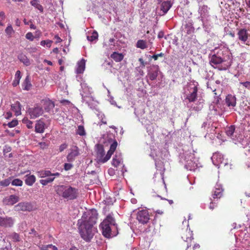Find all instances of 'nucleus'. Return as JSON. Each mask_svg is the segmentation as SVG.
<instances>
[{
	"label": "nucleus",
	"instance_id": "47",
	"mask_svg": "<svg viewBox=\"0 0 250 250\" xmlns=\"http://www.w3.org/2000/svg\"><path fill=\"white\" fill-rule=\"evenodd\" d=\"M67 146L68 145L66 143L62 144L59 147V151L61 152L63 151L65 149H66L67 147Z\"/></svg>",
	"mask_w": 250,
	"mask_h": 250
},
{
	"label": "nucleus",
	"instance_id": "23",
	"mask_svg": "<svg viewBox=\"0 0 250 250\" xmlns=\"http://www.w3.org/2000/svg\"><path fill=\"white\" fill-rule=\"evenodd\" d=\"M235 127L233 125H231L226 128V133L227 135L231 139H234L235 136L234 135Z\"/></svg>",
	"mask_w": 250,
	"mask_h": 250
},
{
	"label": "nucleus",
	"instance_id": "7",
	"mask_svg": "<svg viewBox=\"0 0 250 250\" xmlns=\"http://www.w3.org/2000/svg\"><path fill=\"white\" fill-rule=\"evenodd\" d=\"M238 40L242 43L250 46V41L248 40V38L250 36L248 30L246 28H241L238 29L237 33Z\"/></svg>",
	"mask_w": 250,
	"mask_h": 250
},
{
	"label": "nucleus",
	"instance_id": "28",
	"mask_svg": "<svg viewBox=\"0 0 250 250\" xmlns=\"http://www.w3.org/2000/svg\"><path fill=\"white\" fill-rule=\"evenodd\" d=\"M122 161V159L120 156H118L117 155H115L112 161V165L114 167H118L119 166L120 164Z\"/></svg>",
	"mask_w": 250,
	"mask_h": 250
},
{
	"label": "nucleus",
	"instance_id": "29",
	"mask_svg": "<svg viewBox=\"0 0 250 250\" xmlns=\"http://www.w3.org/2000/svg\"><path fill=\"white\" fill-rule=\"evenodd\" d=\"M136 46L137 48L142 49H145L147 47V43L146 41L143 40H139L137 41Z\"/></svg>",
	"mask_w": 250,
	"mask_h": 250
},
{
	"label": "nucleus",
	"instance_id": "32",
	"mask_svg": "<svg viewBox=\"0 0 250 250\" xmlns=\"http://www.w3.org/2000/svg\"><path fill=\"white\" fill-rule=\"evenodd\" d=\"M52 173L49 170H41L38 172V176L41 178L50 176Z\"/></svg>",
	"mask_w": 250,
	"mask_h": 250
},
{
	"label": "nucleus",
	"instance_id": "22",
	"mask_svg": "<svg viewBox=\"0 0 250 250\" xmlns=\"http://www.w3.org/2000/svg\"><path fill=\"white\" fill-rule=\"evenodd\" d=\"M32 86L29 76L28 75L26 77L24 82L22 83V88L25 90H29L31 88Z\"/></svg>",
	"mask_w": 250,
	"mask_h": 250
},
{
	"label": "nucleus",
	"instance_id": "20",
	"mask_svg": "<svg viewBox=\"0 0 250 250\" xmlns=\"http://www.w3.org/2000/svg\"><path fill=\"white\" fill-rule=\"evenodd\" d=\"M11 109L15 113L16 116L21 114V105L19 102H16L11 105Z\"/></svg>",
	"mask_w": 250,
	"mask_h": 250
},
{
	"label": "nucleus",
	"instance_id": "52",
	"mask_svg": "<svg viewBox=\"0 0 250 250\" xmlns=\"http://www.w3.org/2000/svg\"><path fill=\"white\" fill-rule=\"evenodd\" d=\"M225 8L226 9V10L229 11H231V6L229 4V3H225Z\"/></svg>",
	"mask_w": 250,
	"mask_h": 250
},
{
	"label": "nucleus",
	"instance_id": "8",
	"mask_svg": "<svg viewBox=\"0 0 250 250\" xmlns=\"http://www.w3.org/2000/svg\"><path fill=\"white\" fill-rule=\"evenodd\" d=\"M136 219L142 224H147L150 219L148 210L147 209L139 210L137 214Z\"/></svg>",
	"mask_w": 250,
	"mask_h": 250
},
{
	"label": "nucleus",
	"instance_id": "64",
	"mask_svg": "<svg viewBox=\"0 0 250 250\" xmlns=\"http://www.w3.org/2000/svg\"><path fill=\"white\" fill-rule=\"evenodd\" d=\"M214 94L215 95V97H216V98L218 99L219 95H218L217 93L216 92V89L213 90Z\"/></svg>",
	"mask_w": 250,
	"mask_h": 250
},
{
	"label": "nucleus",
	"instance_id": "33",
	"mask_svg": "<svg viewBox=\"0 0 250 250\" xmlns=\"http://www.w3.org/2000/svg\"><path fill=\"white\" fill-rule=\"evenodd\" d=\"M22 123L26 125L29 129L33 128V122L29 120L27 118H24L22 120Z\"/></svg>",
	"mask_w": 250,
	"mask_h": 250
},
{
	"label": "nucleus",
	"instance_id": "4",
	"mask_svg": "<svg viewBox=\"0 0 250 250\" xmlns=\"http://www.w3.org/2000/svg\"><path fill=\"white\" fill-rule=\"evenodd\" d=\"M118 146L116 140H114L110 146L109 150L105 155V151L103 145L98 144L96 145V160L98 163H104L110 159L112 155L116 150Z\"/></svg>",
	"mask_w": 250,
	"mask_h": 250
},
{
	"label": "nucleus",
	"instance_id": "13",
	"mask_svg": "<svg viewBox=\"0 0 250 250\" xmlns=\"http://www.w3.org/2000/svg\"><path fill=\"white\" fill-rule=\"evenodd\" d=\"M31 208V207L30 204L26 202H21L14 207V209L17 211H29Z\"/></svg>",
	"mask_w": 250,
	"mask_h": 250
},
{
	"label": "nucleus",
	"instance_id": "59",
	"mask_svg": "<svg viewBox=\"0 0 250 250\" xmlns=\"http://www.w3.org/2000/svg\"><path fill=\"white\" fill-rule=\"evenodd\" d=\"M43 62L47 63V64H48L49 65H52V62L51 61H48L47 60H44Z\"/></svg>",
	"mask_w": 250,
	"mask_h": 250
},
{
	"label": "nucleus",
	"instance_id": "3",
	"mask_svg": "<svg viewBox=\"0 0 250 250\" xmlns=\"http://www.w3.org/2000/svg\"><path fill=\"white\" fill-rule=\"evenodd\" d=\"M102 230L103 235L109 238L116 236L117 233V227L115 219L111 214L107 215L100 225Z\"/></svg>",
	"mask_w": 250,
	"mask_h": 250
},
{
	"label": "nucleus",
	"instance_id": "21",
	"mask_svg": "<svg viewBox=\"0 0 250 250\" xmlns=\"http://www.w3.org/2000/svg\"><path fill=\"white\" fill-rule=\"evenodd\" d=\"M171 6L170 1H165L161 5V10L163 12L164 14H165L171 8Z\"/></svg>",
	"mask_w": 250,
	"mask_h": 250
},
{
	"label": "nucleus",
	"instance_id": "44",
	"mask_svg": "<svg viewBox=\"0 0 250 250\" xmlns=\"http://www.w3.org/2000/svg\"><path fill=\"white\" fill-rule=\"evenodd\" d=\"M5 19V15L3 12H0V25L3 26V23H2V21H3Z\"/></svg>",
	"mask_w": 250,
	"mask_h": 250
},
{
	"label": "nucleus",
	"instance_id": "36",
	"mask_svg": "<svg viewBox=\"0 0 250 250\" xmlns=\"http://www.w3.org/2000/svg\"><path fill=\"white\" fill-rule=\"evenodd\" d=\"M5 32L6 34L8 35L9 37H11L12 34L14 32V31L12 28V26L11 24H9L7 26L5 30Z\"/></svg>",
	"mask_w": 250,
	"mask_h": 250
},
{
	"label": "nucleus",
	"instance_id": "15",
	"mask_svg": "<svg viewBox=\"0 0 250 250\" xmlns=\"http://www.w3.org/2000/svg\"><path fill=\"white\" fill-rule=\"evenodd\" d=\"M159 71V66L158 65L154 66L148 71L147 73V77L151 81H154L156 79L158 75Z\"/></svg>",
	"mask_w": 250,
	"mask_h": 250
},
{
	"label": "nucleus",
	"instance_id": "40",
	"mask_svg": "<svg viewBox=\"0 0 250 250\" xmlns=\"http://www.w3.org/2000/svg\"><path fill=\"white\" fill-rule=\"evenodd\" d=\"M57 250V248L52 245H48L42 248L41 250Z\"/></svg>",
	"mask_w": 250,
	"mask_h": 250
},
{
	"label": "nucleus",
	"instance_id": "49",
	"mask_svg": "<svg viewBox=\"0 0 250 250\" xmlns=\"http://www.w3.org/2000/svg\"><path fill=\"white\" fill-rule=\"evenodd\" d=\"M243 86L249 89L250 88V82H245L240 83Z\"/></svg>",
	"mask_w": 250,
	"mask_h": 250
},
{
	"label": "nucleus",
	"instance_id": "34",
	"mask_svg": "<svg viewBox=\"0 0 250 250\" xmlns=\"http://www.w3.org/2000/svg\"><path fill=\"white\" fill-rule=\"evenodd\" d=\"M98 38V34L96 31H93L90 36H87V39L90 42H93L97 40Z\"/></svg>",
	"mask_w": 250,
	"mask_h": 250
},
{
	"label": "nucleus",
	"instance_id": "43",
	"mask_svg": "<svg viewBox=\"0 0 250 250\" xmlns=\"http://www.w3.org/2000/svg\"><path fill=\"white\" fill-rule=\"evenodd\" d=\"M11 237H12V239L14 240V241L19 242V241H20V236L17 233H15V232L13 233L12 234Z\"/></svg>",
	"mask_w": 250,
	"mask_h": 250
},
{
	"label": "nucleus",
	"instance_id": "27",
	"mask_svg": "<svg viewBox=\"0 0 250 250\" xmlns=\"http://www.w3.org/2000/svg\"><path fill=\"white\" fill-rule=\"evenodd\" d=\"M85 68V61L82 60L78 63V67L76 69V73L77 74H81L83 73Z\"/></svg>",
	"mask_w": 250,
	"mask_h": 250
},
{
	"label": "nucleus",
	"instance_id": "56",
	"mask_svg": "<svg viewBox=\"0 0 250 250\" xmlns=\"http://www.w3.org/2000/svg\"><path fill=\"white\" fill-rule=\"evenodd\" d=\"M12 113L8 112L6 113V114L5 115V118L7 119H9V118H11L12 117Z\"/></svg>",
	"mask_w": 250,
	"mask_h": 250
},
{
	"label": "nucleus",
	"instance_id": "11",
	"mask_svg": "<svg viewBox=\"0 0 250 250\" xmlns=\"http://www.w3.org/2000/svg\"><path fill=\"white\" fill-rule=\"evenodd\" d=\"M15 223L14 219L10 217H0V226L4 228H11Z\"/></svg>",
	"mask_w": 250,
	"mask_h": 250
},
{
	"label": "nucleus",
	"instance_id": "63",
	"mask_svg": "<svg viewBox=\"0 0 250 250\" xmlns=\"http://www.w3.org/2000/svg\"><path fill=\"white\" fill-rule=\"evenodd\" d=\"M53 52L55 53H58L59 52V49L56 47L53 49Z\"/></svg>",
	"mask_w": 250,
	"mask_h": 250
},
{
	"label": "nucleus",
	"instance_id": "6",
	"mask_svg": "<svg viewBox=\"0 0 250 250\" xmlns=\"http://www.w3.org/2000/svg\"><path fill=\"white\" fill-rule=\"evenodd\" d=\"M27 113L31 119H35L43 114V109L42 106L38 104H36L33 107L29 108Z\"/></svg>",
	"mask_w": 250,
	"mask_h": 250
},
{
	"label": "nucleus",
	"instance_id": "26",
	"mask_svg": "<svg viewBox=\"0 0 250 250\" xmlns=\"http://www.w3.org/2000/svg\"><path fill=\"white\" fill-rule=\"evenodd\" d=\"M18 59L20 62H22L25 66H29L30 65V61L29 59L23 54H20L19 55Z\"/></svg>",
	"mask_w": 250,
	"mask_h": 250
},
{
	"label": "nucleus",
	"instance_id": "16",
	"mask_svg": "<svg viewBox=\"0 0 250 250\" xmlns=\"http://www.w3.org/2000/svg\"><path fill=\"white\" fill-rule=\"evenodd\" d=\"M45 129V124L41 120H39L36 121L35 131L36 133H42L44 132Z\"/></svg>",
	"mask_w": 250,
	"mask_h": 250
},
{
	"label": "nucleus",
	"instance_id": "35",
	"mask_svg": "<svg viewBox=\"0 0 250 250\" xmlns=\"http://www.w3.org/2000/svg\"><path fill=\"white\" fill-rule=\"evenodd\" d=\"M55 179V177H49L46 179H42L40 180V182L43 186H45L47 185L48 183L52 182Z\"/></svg>",
	"mask_w": 250,
	"mask_h": 250
},
{
	"label": "nucleus",
	"instance_id": "5",
	"mask_svg": "<svg viewBox=\"0 0 250 250\" xmlns=\"http://www.w3.org/2000/svg\"><path fill=\"white\" fill-rule=\"evenodd\" d=\"M224 51L219 50L216 54H213L209 57V63L214 68L217 65L226 61L225 57L223 56Z\"/></svg>",
	"mask_w": 250,
	"mask_h": 250
},
{
	"label": "nucleus",
	"instance_id": "46",
	"mask_svg": "<svg viewBox=\"0 0 250 250\" xmlns=\"http://www.w3.org/2000/svg\"><path fill=\"white\" fill-rule=\"evenodd\" d=\"M73 167V165L70 163H65L64 165V169L66 171L70 170Z\"/></svg>",
	"mask_w": 250,
	"mask_h": 250
},
{
	"label": "nucleus",
	"instance_id": "37",
	"mask_svg": "<svg viewBox=\"0 0 250 250\" xmlns=\"http://www.w3.org/2000/svg\"><path fill=\"white\" fill-rule=\"evenodd\" d=\"M77 134L80 136H83L85 135V132L83 126L79 125L77 130Z\"/></svg>",
	"mask_w": 250,
	"mask_h": 250
},
{
	"label": "nucleus",
	"instance_id": "51",
	"mask_svg": "<svg viewBox=\"0 0 250 250\" xmlns=\"http://www.w3.org/2000/svg\"><path fill=\"white\" fill-rule=\"evenodd\" d=\"M54 39L55 40L56 43L61 42L62 41V40L58 35L55 36Z\"/></svg>",
	"mask_w": 250,
	"mask_h": 250
},
{
	"label": "nucleus",
	"instance_id": "55",
	"mask_svg": "<svg viewBox=\"0 0 250 250\" xmlns=\"http://www.w3.org/2000/svg\"><path fill=\"white\" fill-rule=\"evenodd\" d=\"M164 32L163 31H160L158 33V38L159 39H161L164 37Z\"/></svg>",
	"mask_w": 250,
	"mask_h": 250
},
{
	"label": "nucleus",
	"instance_id": "10",
	"mask_svg": "<svg viewBox=\"0 0 250 250\" xmlns=\"http://www.w3.org/2000/svg\"><path fill=\"white\" fill-rule=\"evenodd\" d=\"M42 107L46 112L53 113V109L55 107L54 102L49 99H43L41 101Z\"/></svg>",
	"mask_w": 250,
	"mask_h": 250
},
{
	"label": "nucleus",
	"instance_id": "14",
	"mask_svg": "<svg viewBox=\"0 0 250 250\" xmlns=\"http://www.w3.org/2000/svg\"><path fill=\"white\" fill-rule=\"evenodd\" d=\"M19 201V197L15 195H11L5 197L3 202L6 205H13Z\"/></svg>",
	"mask_w": 250,
	"mask_h": 250
},
{
	"label": "nucleus",
	"instance_id": "1",
	"mask_svg": "<svg viewBox=\"0 0 250 250\" xmlns=\"http://www.w3.org/2000/svg\"><path fill=\"white\" fill-rule=\"evenodd\" d=\"M97 211L94 208L84 212L81 218L78 220V229L81 237L85 241L89 242L93 238L96 229L94 227L98 218Z\"/></svg>",
	"mask_w": 250,
	"mask_h": 250
},
{
	"label": "nucleus",
	"instance_id": "2",
	"mask_svg": "<svg viewBox=\"0 0 250 250\" xmlns=\"http://www.w3.org/2000/svg\"><path fill=\"white\" fill-rule=\"evenodd\" d=\"M54 189L59 197L66 199L67 201L75 200L78 196V189L69 185H57L54 186Z\"/></svg>",
	"mask_w": 250,
	"mask_h": 250
},
{
	"label": "nucleus",
	"instance_id": "19",
	"mask_svg": "<svg viewBox=\"0 0 250 250\" xmlns=\"http://www.w3.org/2000/svg\"><path fill=\"white\" fill-rule=\"evenodd\" d=\"M223 189L220 185H217L212 194L213 199H220L223 195Z\"/></svg>",
	"mask_w": 250,
	"mask_h": 250
},
{
	"label": "nucleus",
	"instance_id": "62",
	"mask_svg": "<svg viewBox=\"0 0 250 250\" xmlns=\"http://www.w3.org/2000/svg\"><path fill=\"white\" fill-rule=\"evenodd\" d=\"M60 175V173L59 172H56V173H52V174L50 175V176H59Z\"/></svg>",
	"mask_w": 250,
	"mask_h": 250
},
{
	"label": "nucleus",
	"instance_id": "38",
	"mask_svg": "<svg viewBox=\"0 0 250 250\" xmlns=\"http://www.w3.org/2000/svg\"><path fill=\"white\" fill-rule=\"evenodd\" d=\"M53 42L49 40H43L41 42V45L42 46H44L45 45L48 48H50L51 46V44Z\"/></svg>",
	"mask_w": 250,
	"mask_h": 250
},
{
	"label": "nucleus",
	"instance_id": "9",
	"mask_svg": "<svg viewBox=\"0 0 250 250\" xmlns=\"http://www.w3.org/2000/svg\"><path fill=\"white\" fill-rule=\"evenodd\" d=\"M193 234L192 231L188 228L182 234V238L187 242V249L191 246L193 239Z\"/></svg>",
	"mask_w": 250,
	"mask_h": 250
},
{
	"label": "nucleus",
	"instance_id": "41",
	"mask_svg": "<svg viewBox=\"0 0 250 250\" xmlns=\"http://www.w3.org/2000/svg\"><path fill=\"white\" fill-rule=\"evenodd\" d=\"M10 184V180L9 179H5L3 181H1L0 182V185L4 187H7Z\"/></svg>",
	"mask_w": 250,
	"mask_h": 250
},
{
	"label": "nucleus",
	"instance_id": "48",
	"mask_svg": "<svg viewBox=\"0 0 250 250\" xmlns=\"http://www.w3.org/2000/svg\"><path fill=\"white\" fill-rule=\"evenodd\" d=\"M164 54L162 52L159 53V54H156V55H154L152 56V58L154 60H157L158 58L159 57H164Z\"/></svg>",
	"mask_w": 250,
	"mask_h": 250
},
{
	"label": "nucleus",
	"instance_id": "57",
	"mask_svg": "<svg viewBox=\"0 0 250 250\" xmlns=\"http://www.w3.org/2000/svg\"><path fill=\"white\" fill-rule=\"evenodd\" d=\"M30 25V28L32 29H36V26L33 24V22L32 21L31 22V23L29 24Z\"/></svg>",
	"mask_w": 250,
	"mask_h": 250
},
{
	"label": "nucleus",
	"instance_id": "58",
	"mask_svg": "<svg viewBox=\"0 0 250 250\" xmlns=\"http://www.w3.org/2000/svg\"><path fill=\"white\" fill-rule=\"evenodd\" d=\"M15 24H16V25L17 26H20V24H21V21H20L18 19H17V20H16V21H15Z\"/></svg>",
	"mask_w": 250,
	"mask_h": 250
},
{
	"label": "nucleus",
	"instance_id": "17",
	"mask_svg": "<svg viewBox=\"0 0 250 250\" xmlns=\"http://www.w3.org/2000/svg\"><path fill=\"white\" fill-rule=\"evenodd\" d=\"M198 88L197 86H194L193 91L187 95L186 99H188L189 102H194L197 97Z\"/></svg>",
	"mask_w": 250,
	"mask_h": 250
},
{
	"label": "nucleus",
	"instance_id": "18",
	"mask_svg": "<svg viewBox=\"0 0 250 250\" xmlns=\"http://www.w3.org/2000/svg\"><path fill=\"white\" fill-rule=\"evenodd\" d=\"M226 103L229 106L234 107L236 104V100L235 96L231 95H228L226 98Z\"/></svg>",
	"mask_w": 250,
	"mask_h": 250
},
{
	"label": "nucleus",
	"instance_id": "42",
	"mask_svg": "<svg viewBox=\"0 0 250 250\" xmlns=\"http://www.w3.org/2000/svg\"><path fill=\"white\" fill-rule=\"evenodd\" d=\"M18 124V121L17 120H13L11 122L8 123L7 125L9 127H13L16 126Z\"/></svg>",
	"mask_w": 250,
	"mask_h": 250
},
{
	"label": "nucleus",
	"instance_id": "60",
	"mask_svg": "<svg viewBox=\"0 0 250 250\" xmlns=\"http://www.w3.org/2000/svg\"><path fill=\"white\" fill-rule=\"evenodd\" d=\"M139 61L140 62L141 64L143 65V66H145V62H144V61L143 60V59L142 58H140L139 59Z\"/></svg>",
	"mask_w": 250,
	"mask_h": 250
},
{
	"label": "nucleus",
	"instance_id": "24",
	"mask_svg": "<svg viewBox=\"0 0 250 250\" xmlns=\"http://www.w3.org/2000/svg\"><path fill=\"white\" fill-rule=\"evenodd\" d=\"M25 177V183L28 186H32L36 181V177L33 175L26 174Z\"/></svg>",
	"mask_w": 250,
	"mask_h": 250
},
{
	"label": "nucleus",
	"instance_id": "25",
	"mask_svg": "<svg viewBox=\"0 0 250 250\" xmlns=\"http://www.w3.org/2000/svg\"><path fill=\"white\" fill-rule=\"evenodd\" d=\"M116 62H120L124 59V55L122 53H119L117 52H114L110 56Z\"/></svg>",
	"mask_w": 250,
	"mask_h": 250
},
{
	"label": "nucleus",
	"instance_id": "39",
	"mask_svg": "<svg viewBox=\"0 0 250 250\" xmlns=\"http://www.w3.org/2000/svg\"><path fill=\"white\" fill-rule=\"evenodd\" d=\"M22 181L19 179H15L12 181V185L15 186H21L22 185Z\"/></svg>",
	"mask_w": 250,
	"mask_h": 250
},
{
	"label": "nucleus",
	"instance_id": "31",
	"mask_svg": "<svg viewBox=\"0 0 250 250\" xmlns=\"http://www.w3.org/2000/svg\"><path fill=\"white\" fill-rule=\"evenodd\" d=\"M21 77V71L20 70H18L15 74V80L13 81L12 83V85L14 86H16L19 84Z\"/></svg>",
	"mask_w": 250,
	"mask_h": 250
},
{
	"label": "nucleus",
	"instance_id": "50",
	"mask_svg": "<svg viewBox=\"0 0 250 250\" xmlns=\"http://www.w3.org/2000/svg\"><path fill=\"white\" fill-rule=\"evenodd\" d=\"M216 207H217L216 203L215 202H213V201L210 202V204L208 206L209 208L211 210H213Z\"/></svg>",
	"mask_w": 250,
	"mask_h": 250
},
{
	"label": "nucleus",
	"instance_id": "54",
	"mask_svg": "<svg viewBox=\"0 0 250 250\" xmlns=\"http://www.w3.org/2000/svg\"><path fill=\"white\" fill-rule=\"evenodd\" d=\"M32 21V20L27 21L26 19H24V20H23V22L25 25H29L31 23Z\"/></svg>",
	"mask_w": 250,
	"mask_h": 250
},
{
	"label": "nucleus",
	"instance_id": "45",
	"mask_svg": "<svg viewBox=\"0 0 250 250\" xmlns=\"http://www.w3.org/2000/svg\"><path fill=\"white\" fill-rule=\"evenodd\" d=\"M25 37L27 39L30 40V41H33L34 39V37L31 32H28L26 34Z\"/></svg>",
	"mask_w": 250,
	"mask_h": 250
},
{
	"label": "nucleus",
	"instance_id": "61",
	"mask_svg": "<svg viewBox=\"0 0 250 250\" xmlns=\"http://www.w3.org/2000/svg\"><path fill=\"white\" fill-rule=\"evenodd\" d=\"M200 248V245L198 244H195L193 246V249L194 250L196 249H198Z\"/></svg>",
	"mask_w": 250,
	"mask_h": 250
},
{
	"label": "nucleus",
	"instance_id": "53",
	"mask_svg": "<svg viewBox=\"0 0 250 250\" xmlns=\"http://www.w3.org/2000/svg\"><path fill=\"white\" fill-rule=\"evenodd\" d=\"M29 233L30 234H33L35 236H37L38 234V233L37 232V231L34 229H31V231L29 232Z\"/></svg>",
	"mask_w": 250,
	"mask_h": 250
},
{
	"label": "nucleus",
	"instance_id": "12",
	"mask_svg": "<svg viewBox=\"0 0 250 250\" xmlns=\"http://www.w3.org/2000/svg\"><path fill=\"white\" fill-rule=\"evenodd\" d=\"M79 149L77 146H74L71 149V151L67 156V160L69 162L74 161L77 156L79 155Z\"/></svg>",
	"mask_w": 250,
	"mask_h": 250
},
{
	"label": "nucleus",
	"instance_id": "30",
	"mask_svg": "<svg viewBox=\"0 0 250 250\" xmlns=\"http://www.w3.org/2000/svg\"><path fill=\"white\" fill-rule=\"evenodd\" d=\"M30 4L35 7L36 9H38L40 12H42L43 11V8L39 2L38 0H32L30 1Z\"/></svg>",
	"mask_w": 250,
	"mask_h": 250
}]
</instances>
